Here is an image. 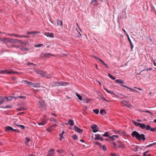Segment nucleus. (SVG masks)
Wrapping results in <instances>:
<instances>
[{
  "label": "nucleus",
  "mask_w": 156,
  "mask_h": 156,
  "mask_svg": "<svg viewBox=\"0 0 156 156\" xmlns=\"http://www.w3.org/2000/svg\"><path fill=\"white\" fill-rule=\"evenodd\" d=\"M33 33V32H28V31H27L26 32V34H27L29 35V34H32Z\"/></svg>",
  "instance_id": "864d4df0"
},
{
  "label": "nucleus",
  "mask_w": 156,
  "mask_h": 156,
  "mask_svg": "<svg viewBox=\"0 0 156 156\" xmlns=\"http://www.w3.org/2000/svg\"><path fill=\"white\" fill-rule=\"evenodd\" d=\"M115 81L116 82L120 84H123L124 83V81L122 80H116Z\"/></svg>",
  "instance_id": "5701e85b"
},
{
  "label": "nucleus",
  "mask_w": 156,
  "mask_h": 156,
  "mask_svg": "<svg viewBox=\"0 0 156 156\" xmlns=\"http://www.w3.org/2000/svg\"><path fill=\"white\" fill-rule=\"evenodd\" d=\"M111 155L112 156H116V154H111Z\"/></svg>",
  "instance_id": "69168bd1"
},
{
  "label": "nucleus",
  "mask_w": 156,
  "mask_h": 156,
  "mask_svg": "<svg viewBox=\"0 0 156 156\" xmlns=\"http://www.w3.org/2000/svg\"><path fill=\"white\" fill-rule=\"evenodd\" d=\"M127 37L128 38V41H129L130 44L131 45V50H132L133 48V44H132V43L129 37V35H127Z\"/></svg>",
  "instance_id": "6ab92c4d"
},
{
  "label": "nucleus",
  "mask_w": 156,
  "mask_h": 156,
  "mask_svg": "<svg viewBox=\"0 0 156 156\" xmlns=\"http://www.w3.org/2000/svg\"><path fill=\"white\" fill-rule=\"evenodd\" d=\"M118 135H113L112 136H110L109 138L111 139L112 140H114L116 138H118Z\"/></svg>",
  "instance_id": "a878e982"
},
{
  "label": "nucleus",
  "mask_w": 156,
  "mask_h": 156,
  "mask_svg": "<svg viewBox=\"0 0 156 156\" xmlns=\"http://www.w3.org/2000/svg\"><path fill=\"white\" fill-rule=\"evenodd\" d=\"M24 82L25 83H27V84H28V83H29V81H27V80H24Z\"/></svg>",
  "instance_id": "774afa93"
},
{
  "label": "nucleus",
  "mask_w": 156,
  "mask_h": 156,
  "mask_svg": "<svg viewBox=\"0 0 156 156\" xmlns=\"http://www.w3.org/2000/svg\"><path fill=\"white\" fill-rule=\"evenodd\" d=\"M26 108H23V107H22V108H20L17 109L18 110L20 111H23V110H26Z\"/></svg>",
  "instance_id": "ea45409f"
},
{
  "label": "nucleus",
  "mask_w": 156,
  "mask_h": 156,
  "mask_svg": "<svg viewBox=\"0 0 156 156\" xmlns=\"http://www.w3.org/2000/svg\"><path fill=\"white\" fill-rule=\"evenodd\" d=\"M38 124L39 125H45V123L42 122H38Z\"/></svg>",
  "instance_id": "de8ad7c7"
},
{
  "label": "nucleus",
  "mask_w": 156,
  "mask_h": 156,
  "mask_svg": "<svg viewBox=\"0 0 156 156\" xmlns=\"http://www.w3.org/2000/svg\"><path fill=\"white\" fill-rule=\"evenodd\" d=\"M44 76L46 77L47 78H50L51 77V75L49 74H47V73H46V76Z\"/></svg>",
  "instance_id": "603ef678"
},
{
  "label": "nucleus",
  "mask_w": 156,
  "mask_h": 156,
  "mask_svg": "<svg viewBox=\"0 0 156 156\" xmlns=\"http://www.w3.org/2000/svg\"><path fill=\"white\" fill-rule=\"evenodd\" d=\"M103 100L105 101H108L105 98H104V97H102V98H101Z\"/></svg>",
  "instance_id": "0e129e2a"
},
{
  "label": "nucleus",
  "mask_w": 156,
  "mask_h": 156,
  "mask_svg": "<svg viewBox=\"0 0 156 156\" xmlns=\"http://www.w3.org/2000/svg\"><path fill=\"white\" fill-rule=\"evenodd\" d=\"M40 32H33V33H32V34H38V33H39Z\"/></svg>",
  "instance_id": "680f3d73"
},
{
  "label": "nucleus",
  "mask_w": 156,
  "mask_h": 156,
  "mask_svg": "<svg viewBox=\"0 0 156 156\" xmlns=\"http://www.w3.org/2000/svg\"><path fill=\"white\" fill-rule=\"evenodd\" d=\"M1 41L4 42L5 43H9L10 38H4L1 39Z\"/></svg>",
  "instance_id": "ddd939ff"
},
{
  "label": "nucleus",
  "mask_w": 156,
  "mask_h": 156,
  "mask_svg": "<svg viewBox=\"0 0 156 156\" xmlns=\"http://www.w3.org/2000/svg\"><path fill=\"white\" fill-rule=\"evenodd\" d=\"M131 135L133 137H135L140 141L142 140L144 141L146 139V138H145V136L144 134H140L138 132L136 131H133Z\"/></svg>",
  "instance_id": "f257e3e1"
},
{
  "label": "nucleus",
  "mask_w": 156,
  "mask_h": 156,
  "mask_svg": "<svg viewBox=\"0 0 156 156\" xmlns=\"http://www.w3.org/2000/svg\"><path fill=\"white\" fill-rule=\"evenodd\" d=\"M31 87H40V84L38 83H33Z\"/></svg>",
  "instance_id": "a211bd4d"
},
{
  "label": "nucleus",
  "mask_w": 156,
  "mask_h": 156,
  "mask_svg": "<svg viewBox=\"0 0 156 156\" xmlns=\"http://www.w3.org/2000/svg\"><path fill=\"white\" fill-rule=\"evenodd\" d=\"M123 31L124 32L126 35L127 36V35H128V34H127V32L126 31V30L124 29H122Z\"/></svg>",
  "instance_id": "13d9d810"
},
{
  "label": "nucleus",
  "mask_w": 156,
  "mask_h": 156,
  "mask_svg": "<svg viewBox=\"0 0 156 156\" xmlns=\"http://www.w3.org/2000/svg\"><path fill=\"white\" fill-rule=\"evenodd\" d=\"M17 98H23V99H25V98H26V96H18L17 97L15 98L16 99H17Z\"/></svg>",
  "instance_id": "f704fd0d"
},
{
  "label": "nucleus",
  "mask_w": 156,
  "mask_h": 156,
  "mask_svg": "<svg viewBox=\"0 0 156 156\" xmlns=\"http://www.w3.org/2000/svg\"><path fill=\"white\" fill-rule=\"evenodd\" d=\"M20 49L22 51H27L28 50L26 48L24 47L20 48Z\"/></svg>",
  "instance_id": "4c0bfd02"
},
{
  "label": "nucleus",
  "mask_w": 156,
  "mask_h": 156,
  "mask_svg": "<svg viewBox=\"0 0 156 156\" xmlns=\"http://www.w3.org/2000/svg\"><path fill=\"white\" fill-rule=\"evenodd\" d=\"M35 72L36 73L40 74L42 76H46V73L43 71L35 69Z\"/></svg>",
  "instance_id": "39448f33"
},
{
  "label": "nucleus",
  "mask_w": 156,
  "mask_h": 156,
  "mask_svg": "<svg viewBox=\"0 0 156 156\" xmlns=\"http://www.w3.org/2000/svg\"><path fill=\"white\" fill-rule=\"evenodd\" d=\"M100 113L102 115H104L106 114V111L104 109H101L100 110Z\"/></svg>",
  "instance_id": "393cba45"
},
{
  "label": "nucleus",
  "mask_w": 156,
  "mask_h": 156,
  "mask_svg": "<svg viewBox=\"0 0 156 156\" xmlns=\"http://www.w3.org/2000/svg\"><path fill=\"white\" fill-rule=\"evenodd\" d=\"M149 130H151V131H155L156 130V128H151V127L150 126V129Z\"/></svg>",
  "instance_id": "79ce46f5"
},
{
  "label": "nucleus",
  "mask_w": 156,
  "mask_h": 156,
  "mask_svg": "<svg viewBox=\"0 0 156 156\" xmlns=\"http://www.w3.org/2000/svg\"><path fill=\"white\" fill-rule=\"evenodd\" d=\"M5 97L0 96V105H1L4 101Z\"/></svg>",
  "instance_id": "412c9836"
},
{
  "label": "nucleus",
  "mask_w": 156,
  "mask_h": 156,
  "mask_svg": "<svg viewBox=\"0 0 156 156\" xmlns=\"http://www.w3.org/2000/svg\"><path fill=\"white\" fill-rule=\"evenodd\" d=\"M13 131H15L16 132L19 133L20 131L17 129H14L12 130Z\"/></svg>",
  "instance_id": "4d7b16f0"
},
{
  "label": "nucleus",
  "mask_w": 156,
  "mask_h": 156,
  "mask_svg": "<svg viewBox=\"0 0 156 156\" xmlns=\"http://www.w3.org/2000/svg\"><path fill=\"white\" fill-rule=\"evenodd\" d=\"M72 137L74 140H76L78 139V137L76 135H73Z\"/></svg>",
  "instance_id": "473e14b6"
},
{
  "label": "nucleus",
  "mask_w": 156,
  "mask_h": 156,
  "mask_svg": "<svg viewBox=\"0 0 156 156\" xmlns=\"http://www.w3.org/2000/svg\"><path fill=\"white\" fill-rule=\"evenodd\" d=\"M57 23L58 25H59L62 27V21H60L58 19H57Z\"/></svg>",
  "instance_id": "aec40b11"
},
{
  "label": "nucleus",
  "mask_w": 156,
  "mask_h": 156,
  "mask_svg": "<svg viewBox=\"0 0 156 156\" xmlns=\"http://www.w3.org/2000/svg\"><path fill=\"white\" fill-rule=\"evenodd\" d=\"M13 130V128L11 127L7 126L5 127V132H9L10 131Z\"/></svg>",
  "instance_id": "9b49d317"
},
{
  "label": "nucleus",
  "mask_w": 156,
  "mask_h": 156,
  "mask_svg": "<svg viewBox=\"0 0 156 156\" xmlns=\"http://www.w3.org/2000/svg\"><path fill=\"white\" fill-rule=\"evenodd\" d=\"M35 65V64H34L33 63H31L30 62L28 63V65L29 66L30 65Z\"/></svg>",
  "instance_id": "e2e57ef3"
},
{
  "label": "nucleus",
  "mask_w": 156,
  "mask_h": 156,
  "mask_svg": "<svg viewBox=\"0 0 156 156\" xmlns=\"http://www.w3.org/2000/svg\"><path fill=\"white\" fill-rule=\"evenodd\" d=\"M121 86L124 87H126V88L129 89L130 90V91H133V89L131 88L130 87H127L126 86H125L124 85H121Z\"/></svg>",
  "instance_id": "7c9ffc66"
},
{
  "label": "nucleus",
  "mask_w": 156,
  "mask_h": 156,
  "mask_svg": "<svg viewBox=\"0 0 156 156\" xmlns=\"http://www.w3.org/2000/svg\"><path fill=\"white\" fill-rule=\"evenodd\" d=\"M152 146V145L151 144H149V145H147V146H146L145 147H151Z\"/></svg>",
  "instance_id": "052dcab7"
},
{
  "label": "nucleus",
  "mask_w": 156,
  "mask_h": 156,
  "mask_svg": "<svg viewBox=\"0 0 156 156\" xmlns=\"http://www.w3.org/2000/svg\"><path fill=\"white\" fill-rule=\"evenodd\" d=\"M15 34H7L8 35L10 36H14V35H15Z\"/></svg>",
  "instance_id": "5fc2aeb1"
},
{
  "label": "nucleus",
  "mask_w": 156,
  "mask_h": 156,
  "mask_svg": "<svg viewBox=\"0 0 156 156\" xmlns=\"http://www.w3.org/2000/svg\"><path fill=\"white\" fill-rule=\"evenodd\" d=\"M94 143L95 144L97 145H98V146H100L101 145V144L100 143H99V142H94Z\"/></svg>",
  "instance_id": "09e8293b"
},
{
  "label": "nucleus",
  "mask_w": 156,
  "mask_h": 156,
  "mask_svg": "<svg viewBox=\"0 0 156 156\" xmlns=\"http://www.w3.org/2000/svg\"><path fill=\"white\" fill-rule=\"evenodd\" d=\"M68 124L70 126H72L74 125V122L73 120L72 119H69L68 121Z\"/></svg>",
  "instance_id": "4be33fe9"
},
{
  "label": "nucleus",
  "mask_w": 156,
  "mask_h": 156,
  "mask_svg": "<svg viewBox=\"0 0 156 156\" xmlns=\"http://www.w3.org/2000/svg\"><path fill=\"white\" fill-rule=\"evenodd\" d=\"M95 137L94 138L95 140H100L101 141H103V137L101 136L99 134H95Z\"/></svg>",
  "instance_id": "6e6552de"
},
{
  "label": "nucleus",
  "mask_w": 156,
  "mask_h": 156,
  "mask_svg": "<svg viewBox=\"0 0 156 156\" xmlns=\"http://www.w3.org/2000/svg\"><path fill=\"white\" fill-rule=\"evenodd\" d=\"M152 69L151 68H146L145 69L142 70L140 72V74H141L142 72L144 71H148V70H151Z\"/></svg>",
  "instance_id": "cd10ccee"
},
{
  "label": "nucleus",
  "mask_w": 156,
  "mask_h": 156,
  "mask_svg": "<svg viewBox=\"0 0 156 156\" xmlns=\"http://www.w3.org/2000/svg\"><path fill=\"white\" fill-rule=\"evenodd\" d=\"M12 98H15L14 97H13L12 96L9 97L8 98H7V97H5V99L6 98L9 101H11V100H12Z\"/></svg>",
  "instance_id": "c756f323"
},
{
  "label": "nucleus",
  "mask_w": 156,
  "mask_h": 156,
  "mask_svg": "<svg viewBox=\"0 0 156 156\" xmlns=\"http://www.w3.org/2000/svg\"><path fill=\"white\" fill-rule=\"evenodd\" d=\"M91 3L94 5H96L98 4L97 0H92L91 2Z\"/></svg>",
  "instance_id": "f3484780"
},
{
  "label": "nucleus",
  "mask_w": 156,
  "mask_h": 156,
  "mask_svg": "<svg viewBox=\"0 0 156 156\" xmlns=\"http://www.w3.org/2000/svg\"><path fill=\"white\" fill-rule=\"evenodd\" d=\"M25 139L26 140L25 142V144L26 145H28V143L30 141V138L29 137H26Z\"/></svg>",
  "instance_id": "bb28decb"
},
{
  "label": "nucleus",
  "mask_w": 156,
  "mask_h": 156,
  "mask_svg": "<svg viewBox=\"0 0 156 156\" xmlns=\"http://www.w3.org/2000/svg\"><path fill=\"white\" fill-rule=\"evenodd\" d=\"M29 37V36H26V35H22V37Z\"/></svg>",
  "instance_id": "bf43d9fd"
},
{
  "label": "nucleus",
  "mask_w": 156,
  "mask_h": 156,
  "mask_svg": "<svg viewBox=\"0 0 156 156\" xmlns=\"http://www.w3.org/2000/svg\"><path fill=\"white\" fill-rule=\"evenodd\" d=\"M19 41V40H18L16 39H14V38H10V43H18Z\"/></svg>",
  "instance_id": "f8f14e48"
},
{
  "label": "nucleus",
  "mask_w": 156,
  "mask_h": 156,
  "mask_svg": "<svg viewBox=\"0 0 156 156\" xmlns=\"http://www.w3.org/2000/svg\"><path fill=\"white\" fill-rule=\"evenodd\" d=\"M76 96L80 100H82V97L80 95V94H77V93H76Z\"/></svg>",
  "instance_id": "2f4dec72"
},
{
  "label": "nucleus",
  "mask_w": 156,
  "mask_h": 156,
  "mask_svg": "<svg viewBox=\"0 0 156 156\" xmlns=\"http://www.w3.org/2000/svg\"><path fill=\"white\" fill-rule=\"evenodd\" d=\"M102 136H108V132H105Z\"/></svg>",
  "instance_id": "58836bf2"
},
{
  "label": "nucleus",
  "mask_w": 156,
  "mask_h": 156,
  "mask_svg": "<svg viewBox=\"0 0 156 156\" xmlns=\"http://www.w3.org/2000/svg\"><path fill=\"white\" fill-rule=\"evenodd\" d=\"M50 121L51 122L53 121V122H57V121H56V120L54 118H50Z\"/></svg>",
  "instance_id": "e433bc0d"
},
{
  "label": "nucleus",
  "mask_w": 156,
  "mask_h": 156,
  "mask_svg": "<svg viewBox=\"0 0 156 156\" xmlns=\"http://www.w3.org/2000/svg\"><path fill=\"white\" fill-rule=\"evenodd\" d=\"M99 61L102 63H103L105 66V67L107 68H108V66L106 64L105 62L103 61L102 60H99Z\"/></svg>",
  "instance_id": "c85d7f7f"
},
{
  "label": "nucleus",
  "mask_w": 156,
  "mask_h": 156,
  "mask_svg": "<svg viewBox=\"0 0 156 156\" xmlns=\"http://www.w3.org/2000/svg\"><path fill=\"white\" fill-rule=\"evenodd\" d=\"M63 151H64L63 150H58L57 151V152L60 154H62Z\"/></svg>",
  "instance_id": "a18cd8bd"
},
{
  "label": "nucleus",
  "mask_w": 156,
  "mask_h": 156,
  "mask_svg": "<svg viewBox=\"0 0 156 156\" xmlns=\"http://www.w3.org/2000/svg\"><path fill=\"white\" fill-rule=\"evenodd\" d=\"M54 149H51L48 152L47 156H54Z\"/></svg>",
  "instance_id": "0eeeda50"
},
{
  "label": "nucleus",
  "mask_w": 156,
  "mask_h": 156,
  "mask_svg": "<svg viewBox=\"0 0 156 156\" xmlns=\"http://www.w3.org/2000/svg\"><path fill=\"white\" fill-rule=\"evenodd\" d=\"M65 132H64V131H63L62 133H61L59 134V136H60V137L59 139V140H60V141L63 138V134Z\"/></svg>",
  "instance_id": "b1692460"
},
{
  "label": "nucleus",
  "mask_w": 156,
  "mask_h": 156,
  "mask_svg": "<svg viewBox=\"0 0 156 156\" xmlns=\"http://www.w3.org/2000/svg\"><path fill=\"white\" fill-rule=\"evenodd\" d=\"M69 83L67 82H54L51 83V86L53 87L60 86H67L68 85Z\"/></svg>",
  "instance_id": "7ed1b4c3"
},
{
  "label": "nucleus",
  "mask_w": 156,
  "mask_h": 156,
  "mask_svg": "<svg viewBox=\"0 0 156 156\" xmlns=\"http://www.w3.org/2000/svg\"><path fill=\"white\" fill-rule=\"evenodd\" d=\"M38 102L41 107H43L45 106V102L44 100H40L38 101Z\"/></svg>",
  "instance_id": "4468645a"
},
{
  "label": "nucleus",
  "mask_w": 156,
  "mask_h": 156,
  "mask_svg": "<svg viewBox=\"0 0 156 156\" xmlns=\"http://www.w3.org/2000/svg\"><path fill=\"white\" fill-rule=\"evenodd\" d=\"M102 147L103 150L105 151L106 150V146L103 145L102 146Z\"/></svg>",
  "instance_id": "8fccbe9b"
},
{
  "label": "nucleus",
  "mask_w": 156,
  "mask_h": 156,
  "mask_svg": "<svg viewBox=\"0 0 156 156\" xmlns=\"http://www.w3.org/2000/svg\"><path fill=\"white\" fill-rule=\"evenodd\" d=\"M47 119H43L42 120V122H43V123H44L45 124L47 123V122H46Z\"/></svg>",
  "instance_id": "c03bdc74"
},
{
  "label": "nucleus",
  "mask_w": 156,
  "mask_h": 156,
  "mask_svg": "<svg viewBox=\"0 0 156 156\" xmlns=\"http://www.w3.org/2000/svg\"><path fill=\"white\" fill-rule=\"evenodd\" d=\"M74 129L78 133H81L83 132L82 130L76 126H74Z\"/></svg>",
  "instance_id": "2eb2a0df"
},
{
  "label": "nucleus",
  "mask_w": 156,
  "mask_h": 156,
  "mask_svg": "<svg viewBox=\"0 0 156 156\" xmlns=\"http://www.w3.org/2000/svg\"><path fill=\"white\" fill-rule=\"evenodd\" d=\"M151 6L152 9L151 10H152L153 11V10H155V8H154V6L153 5H151Z\"/></svg>",
  "instance_id": "6e6d98bb"
},
{
  "label": "nucleus",
  "mask_w": 156,
  "mask_h": 156,
  "mask_svg": "<svg viewBox=\"0 0 156 156\" xmlns=\"http://www.w3.org/2000/svg\"><path fill=\"white\" fill-rule=\"evenodd\" d=\"M132 122L136 126H139L142 129H145L146 130H149L150 129V126L149 125H146L143 123L136 122L133 120L132 121Z\"/></svg>",
  "instance_id": "f03ea898"
},
{
  "label": "nucleus",
  "mask_w": 156,
  "mask_h": 156,
  "mask_svg": "<svg viewBox=\"0 0 156 156\" xmlns=\"http://www.w3.org/2000/svg\"><path fill=\"white\" fill-rule=\"evenodd\" d=\"M2 73H7V74H18V73L16 72H14L12 71H8L7 70H5L4 71H2Z\"/></svg>",
  "instance_id": "9d476101"
},
{
  "label": "nucleus",
  "mask_w": 156,
  "mask_h": 156,
  "mask_svg": "<svg viewBox=\"0 0 156 156\" xmlns=\"http://www.w3.org/2000/svg\"><path fill=\"white\" fill-rule=\"evenodd\" d=\"M14 36L15 37H17L20 38H22V35H20L17 34H15L14 35Z\"/></svg>",
  "instance_id": "37998d69"
},
{
  "label": "nucleus",
  "mask_w": 156,
  "mask_h": 156,
  "mask_svg": "<svg viewBox=\"0 0 156 156\" xmlns=\"http://www.w3.org/2000/svg\"><path fill=\"white\" fill-rule=\"evenodd\" d=\"M129 101L126 100H123L121 101V103L124 106H127L128 108H130L131 105L130 103H129Z\"/></svg>",
  "instance_id": "20e7f679"
},
{
  "label": "nucleus",
  "mask_w": 156,
  "mask_h": 156,
  "mask_svg": "<svg viewBox=\"0 0 156 156\" xmlns=\"http://www.w3.org/2000/svg\"><path fill=\"white\" fill-rule=\"evenodd\" d=\"M16 126L20 127L22 129H23L25 128L24 126L22 125H17Z\"/></svg>",
  "instance_id": "a19ab883"
},
{
  "label": "nucleus",
  "mask_w": 156,
  "mask_h": 156,
  "mask_svg": "<svg viewBox=\"0 0 156 156\" xmlns=\"http://www.w3.org/2000/svg\"><path fill=\"white\" fill-rule=\"evenodd\" d=\"M52 56H53V55L49 53H45L43 56H42L41 57H47L48 58Z\"/></svg>",
  "instance_id": "dca6fc26"
},
{
  "label": "nucleus",
  "mask_w": 156,
  "mask_h": 156,
  "mask_svg": "<svg viewBox=\"0 0 156 156\" xmlns=\"http://www.w3.org/2000/svg\"><path fill=\"white\" fill-rule=\"evenodd\" d=\"M32 83H33L32 82H29V83H28V84L29 85H30V86H32Z\"/></svg>",
  "instance_id": "338daca9"
},
{
  "label": "nucleus",
  "mask_w": 156,
  "mask_h": 156,
  "mask_svg": "<svg viewBox=\"0 0 156 156\" xmlns=\"http://www.w3.org/2000/svg\"><path fill=\"white\" fill-rule=\"evenodd\" d=\"M90 127L92 129V131L93 133H95L98 131V127L96 125H93L91 126Z\"/></svg>",
  "instance_id": "423d86ee"
},
{
  "label": "nucleus",
  "mask_w": 156,
  "mask_h": 156,
  "mask_svg": "<svg viewBox=\"0 0 156 156\" xmlns=\"http://www.w3.org/2000/svg\"><path fill=\"white\" fill-rule=\"evenodd\" d=\"M18 43H21V44H24V45H26V43H25V42L23 43L22 42V41L21 40H19V41L18 42Z\"/></svg>",
  "instance_id": "3c124183"
},
{
  "label": "nucleus",
  "mask_w": 156,
  "mask_h": 156,
  "mask_svg": "<svg viewBox=\"0 0 156 156\" xmlns=\"http://www.w3.org/2000/svg\"><path fill=\"white\" fill-rule=\"evenodd\" d=\"M44 35L48 37L53 38L54 37V34L53 33L49 32L45 33Z\"/></svg>",
  "instance_id": "1a4fd4ad"
},
{
  "label": "nucleus",
  "mask_w": 156,
  "mask_h": 156,
  "mask_svg": "<svg viewBox=\"0 0 156 156\" xmlns=\"http://www.w3.org/2000/svg\"><path fill=\"white\" fill-rule=\"evenodd\" d=\"M108 76L113 80H115V78L109 73L108 74Z\"/></svg>",
  "instance_id": "72a5a7b5"
},
{
  "label": "nucleus",
  "mask_w": 156,
  "mask_h": 156,
  "mask_svg": "<svg viewBox=\"0 0 156 156\" xmlns=\"http://www.w3.org/2000/svg\"><path fill=\"white\" fill-rule=\"evenodd\" d=\"M43 45V44H38L37 45H36L35 47H40L42 46Z\"/></svg>",
  "instance_id": "49530a36"
},
{
  "label": "nucleus",
  "mask_w": 156,
  "mask_h": 156,
  "mask_svg": "<svg viewBox=\"0 0 156 156\" xmlns=\"http://www.w3.org/2000/svg\"><path fill=\"white\" fill-rule=\"evenodd\" d=\"M99 110L98 109H93V112L95 113L96 114H98Z\"/></svg>",
  "instance_id": "c9c22d12"
}]
</instances>
